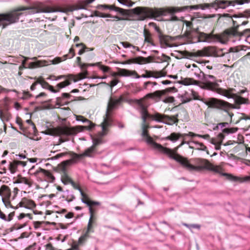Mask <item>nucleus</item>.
Returning a JSON list of instances; mask_svg holds the SVG:
<instances>
[{
  "label": "nucleus",
  "mask_w": 250,
  "mask_h": 250,
  "mask_svg": "<svg viewBox=\"0 0 250 250\" xmlns=\"http://www.w3.org/2000/svg\"><path fill=\"white\" fill-rule=\"evenodd\" d=\"M29 9L32 10V11L29 13L30 14L37 13H49L57 12L64 13L65 12L64 10H55L52 8L49 7L41 8L39 10H37L31 7H21L6 14H0V27L1 26L2 28H4L8 25L18 22L20 16L22 15V13L20 12Z\"/></svg>",
  "instance_id": "1"
},
{
  "label": "nucleus",
  "mask_w": 250,
  "mask_h": 250,
  "mask_svg": "<svg viewBox=\"0 0 250 250\" xmlns=\"http://www.w3.org/2000/svg\"><path fill=\"white\" fill-rule=\"evenodd\" d=\"M221 81L216 80V78L212 75L206 74L205 75L204 82L203 83V88L217 92V93L226 97L227 98H233L238 103H245L244 100L238 96L228 93L227 90L218 88V82Z\"/></svg>",
  "instance_id": "2"
},
{
  "label": "nucleus",
  "mask_w": 250,
  "mask_h": 250,
  "mask_svg": "<svg viewBox=\"0 0 250 250\" xmlns=\"http://www.w3.org/2000/svg\"><path fill=\"white\" fill-rule=\"evenodd\" d=\"M205 104L208 106V107L221 109L222 110V113L225 117L223 120L231 122L232 117L233 114V113H229L227 109L230 107L233 108H236L232 106L231 104L227 102L213 98L209 99L208 101L205 102Z\"/></svg>",
  "instance_id": "3"
},
{
  "label": "nucleus",
  "mask_w": 250,
  "mask_h": 250,
  "mask_svg": "<svg viewBox=\"0 0 250 250\" xmlns=\"http://www.w3.org/2000/svg\"><path fill=\"white\" fill-rule=\"evenodd\" d=\"M117 75L121 77H131L134 76L135 78L139 79L141 77L144 78H153L158 79L165 76V74L162 72H152L150 71H146V74H143L141 76H139L136 71L129 70L124 68H118Z\"/></svg>",
  "instance_id": "4"
},
{
  "label": "nucleus",
  "mask_w": 250,
  "mask_h": 250,
  "mask_svg": "<svg viewBox=\"0 0 250 250\" xmlns=\"http://www.w3.org/2000/svg\"><path fill=\"white\" fill-rule=\"evenodd\" d=\"M173 158L176 162L179 163L190 172L199 171L203 169H208L216 172H219L218 167H217L214 166L208 160L206 159L202 160V166H194L190 164L188 162H185L181 159H178L177 158L174 157Z\"/></svg>",
  "instance_id": "5"
},
{
  "label": "nucleus",
  "mask_w": 250,
  "mask_h": 250,
  "mask_svg": "<svg viewBox=\"0 0 250 250\" xmlns=\"http://www.w3.org/2000/svg\"><path fill=\"white\" fill-rule=\"evenodd\" d=\"M122 99L121 98L119 99L112 100L108 102L105 113V117H104L103 122L101 124L100 126L102 127V131L100 133L101 136L106 135V132L108 131L107 128L111 125V119L109 117V112L113 110L115 106L121 103Z\"/></svg>",
  "instance_id": "6"
},
{
  "label": "nucleus",
  "mask_w": 250,
  "mask_h": 250,
  "mask_svg": "<svg viewBox=\"0 0 250 250\" xmlns=\"http://www.w3.org/2000/svg\"><path fill=\"white\" fill-rule=\"evenodd\" d=\"M198 34V42L214 43L219 42L222 44H226L227 41L225 39L223 35H214L212 33L206 34L204 32H198V28L193 29Z\"/></svg>",
  "instance_id": "7"
},
{
  "label": "nucleus",
  "mask_w": 250,
  "mask_h": 250,
  "mask_svg": "<svg viewBox=\"0 0 250 250\" xmlns=\"http://www.w3.org/2000/svg\"><path fill=\"white\" fill-rule=\"evenodd\" d=\"M250 2V0H234L232 1H228L225 0H216L210 4H205L206 8H209V6L217 10L218 8L225 9L227 6H231L235 7L242 5L244 3Z\"/></svg>",
  "instance_id": "8"
},
{
  "label": "nucleus",
  "mask_w": 250,
  "mask_h": 250,
  "mask_svg": "<svg viewBox=\"0 0 250 250\" xmlns=\"http://www.w3.org/2000/svg\"><path fill=\"white\" fill-rule=\"evenodd\" d=\"M95 152V149L94 146H90L85 150L83 153L82 154H77L74 152L71 153L72 158L66 161H63V164L66 165L67 164H75L79 160L83 157H92Z\"/></svg>",
  "instance_id": "9"
},
{
  "label": "nucleus",
  "mask_w": 250,
  "mask_h": 250,
  "mask_svg": "<svg viewBox=\"0 0 250 250\" xmlns=\"http://www.w3.org/2000/svg\"><path fill=\"white\" fill-rule=\"evenodd\" d=\"M234 17L236 19V20L234 21L233 20V24L234 27L226 30L224 32L223 35L224 38L229 37L231 36L234 37L239 36V32L237 31L236 28L240 25H246L248 22L246 21H243L242 17L236 16Z\"/></svg>",
  "instance_id": "10"
},
{
  "label": "nucleus",
  "mask_w": 250,
  "mask_h": 250,
  "mask_svg": "<svg viewBox=\"0 0 250 250\" xmlns=\"http://www.w3.org/2000/svg\"><path fill=\"white\" fill-rule=\"evenodd\" d=\"M141 135L142 137H146L145 141L146 144L152 146L153 148L157 149L164 154H170V150L156 143L153 138L148 135L146 130H142Z\"/></svg>",
  "instance_id": "11"
},
{
  "label": "nucleus",
  "mask_w": 250,
  "mask_h": 250,
  "mask_svg": "<svg viewBox=\"0 0 250 250\" xmlns=\"http://www.w3.org/2000/svg\"><path fill=\"white\" fill-rule=\"evenodd\" d=\"M133 13L140 16V20L143 21L153 16L152 11L147 7H137L132 10Z\"/></svg>",
  "instance_id": "12"
},
{
  "label": "nucleus",
  "mask_w": 250,
  "mask_h": 250,
  "mask_svg": "<svg viewBox=\"0 0 250 250\" xmlns=\"http://www.w3.org/2000/svg\"><path fill=\"white\" fill-rule=\"evenodd\" d=\"M76 120L78 122H81L83 123H86L88 124L87 126H76L74 128L76 129V132L82 131L84 129L91 130L95 126V125L93 123H92L90 120L84 118L82 116H76Z\"/></svg>",
  "instance_id": "13"
},
{
  "label": "nucleus",
  "mask_w": 250,
  "mask_h": 250,
  "mask_svg": "<svg viewBox=\"0 0 250 250\" xmlns=\"http://www.w3.org/2000/svg\"><path fill=\"white\" fill-rule=\"evenodd\" d=\"M94 223V220H89L88 226L86 231L84 234L81 236L78 240V243L80 245H82L88 237V234L94 231L93 229V225Z\"/></svg>",
  "instance_id": "14"
},
{
  "label": "nucleus",
  "mask_w": 250,
  "mask_h": 250,
  "mask_svg": "<svg viewBox=\"0 0 250 250\" xmlns=\"http://www.w3.org/2000/svg\"><path fill=\"white\" fill-rule=\"evenodd\" d=\"M58 133L60 135H71L76 134L77 132L74 127H69L66 126L60 127L58 129Z\"/></svg>",
  "instance_id": "15"
},
{
  "label": "nucleus",
  "mask_w": 250,
  "mask_h": 250,
  "mask_svg": "<svg viewBox=\"0 0 250 250\" xmlns=\"http://www.w3.org/2000/svg\"><path fill=\"white\" fill-rule=\"evenodd\" d=\"M87 74V71L86 70H84L83 73H79L77 76L73 75H67L66 78V79L65 80H68L70 83L71 81L76 83L80 80L85 79Z\"/></svg>",
  "instance_id": "16"
},
{
  "label": "nucleus",
  "mask_w": 250,
  "mask_h": 250,
  "mask_svg": "<svg viewBox=\"0 0 250 250\" xmlns=\"http://www.w3.org/2000/svg\"><path fill=\"white\" fill-rule=\"evenodd\" d=\"M82 203L86 204L89 207V211L90 213V216L89 219H93L94 217H95L96 216L95 215L94 210L91 207L93 205H99L100 203L97 201H93L91 200L84 201L83 200H82Z\"/></svg>",
  "instance_id": "17"
},
{
  "label": "nucleus",
  "mask_w": 250,
  "mask_h": 250,
  "mask_svg": "<svg viewBox=\"0 0 250 250\" xmlns=\"http://www.w3.org/2000/svg\"><path fill=\"white\" fill-rule=\"evenodd\" d=\"M158 38L161 44H164L166 47H172V46L168 43V42L173 40V38L168 35H164L163 33H160L158 35Z\"/></svg>",
  "instance_id": "18"
},
{
  "label": "nucleus",
  "mask_w": 250,
  "mask_h": 250,
  "mask_svg": "<svg viewBox=\"0 0 250 250\" xmlns=\"http://www.w3.org/2000/svg\"><path fill=\"white\" fill-rule=\"evenodd\" d=\"M63 161L62 162L59 166L58 168L59 170L62 172L63 174V178L62 179V182L64 185H66L69 183V181L66 179V176H68L66 172V167L67 166L72 165V164H67L66 165L63 164Z\"/></svg>",
  "instance_id": "19"
},
{
  "label": "nucleus",
  "mask_w": 250,
  "mask_h": 250,
  "mask_svg": "<svg viewBox=\"0 0 250 250\" xmlns=\"http://www.w3.org/2000/svg\"><path fill=\"white\" fill-rule=\"evenodd\" d=\"M180 147L178 146L177 147L174 148L173 149H171L170 148H167L168 149L170 150V151L169 152L170 154H166V155H168V157L172 159H174L175 160L174 158H176L178 159H182V160L185 161V162H188L187 158H184L182 156L180 155L179 154L177 153V151L178 149V148Z\"/></svg>",
  "instance_id": "20"
},
{
  "label": "nucleus",
  "mask_w": 250,
  "mask_h": 250,
  "mask_svg": "<svg viewBox=\"0 0 250 250\" xmlns=\"http://www.w3.org/2000/svg\"><path fill=\"white\" fill-rule=\"evenodd\" d=\"M143 101V98L140 99H135L133 100L134 104H136L138 106L137 109L139 112L147 109V107L144 104Z\"/></svg>",
  "instance_id": "21"
},
{
  "label": "nucleus",
  "mask_w": 250,
  "mask_h": 250,
  "mask_svg": "<svg viewBox=\"0 0 250 250\" xmlns=\"http://www.w3.org/2000/svg\"><path fill=\"white\" fill-rule=\"evenodd\" d=\"M179 83H181L186 86L190 85H198L199 83V82L191 78H185L181 80L179 82Z\"/></svg>",
  "instance_id": "22"
},
{
  "label": "nucleus",
  "mask_w": 250,
  "mask_h": 250,
  "mask_svg": "<svg viewBox=\"0 0 250 250\" xmlns=\"http://www.w3.org/2000/svg\"><path fill=\"white\" fill-rule=\"evenodd\" d=\"M95 0H83L80 1V5H78L77 7L73 9V10H78L81 9H86L85 6L88 4L91 3ZM72 11L73 10H71Z\"/></svg>",
  "instance_id": "23"
},
{
  "label": "nucleus",
  "mask_w": 250,
  "mask_h": 250,
  "mask_svg": "<svg viewBox=\"0 0 250 250\" xmlns=\"http://www.w3.org/2000/svg\"><path fill=\"white\" fill-rule=\"evenodd\" d=\"M166 117V115L162 114L159 113H156L154 114L151 115V118L152 120L155 121L157 122L162 123L164 124L165 121L164 119Z\"/></svg>",
  "instance_id": "24"
},
{
  "label": "nucleus",
  "mask_w": 250,
  "mask_h": 250,
  "mask_svg": "<svg viewBox=\"0 0 250 250\" xmlns=\"http://www.w3.org/2000/svg\"><path fill=\"white\" fill-rule=\"evenodd\" d=\"M178 116V114H177L176 116L173 117H169L167 115H166V117L165 119L167 120V122H165L164 124L171 125L175 124H177L178 122V120L177 118Z\"/></svg>",
  "instance_id": "25"
},
{
  "label": "nucleus",
  "mask_w": 250,
  "mask_h": 250,
  "mask_svg": "<svg viewBox=\"0 0 250 250\" xmlns=\"http://www.w3.org/2000/svg\"><path fill=\"white\" fill-rule=\"evenodd\" d=\"M231 90H232V89H231V90H230L229 91H228V90H227V92H228V93H229V94L236 95L238 96V97H240L242 98L243 99H244V102H245V103H242V104H241V103H236V102H235V100H234L233 98H232V99H233V100H234V103H235L236 104L240 105V104H248V99L243 98V97H242L240 96V95H241V94H243V93H244L246 91V90H245V89L241 90H240L239 92H238L237 93H232L230 91H231Z\"/></svg>",
  "instance_id": "26"
},
{
  "label": "nucleus",
  "mask_w": 250,
  "mask_h": 250,
  "mask_svg": "<svg viewBox=\"0 0 250 250\" xmlns=\"http://www.w3.org/2000/svg\"><path fill=\"white\" fill-rule=\"evenodd\" d=\"M148 62L147 58L139 56L133 59L132 62L139 64H143L146 63Z\"/></svg>",
  "instance_id": "27"
},
{
  "label": "nucleus",
  "mask_w": 250,
  "mask_h": 250,
  "mask_svg": "<svg viewBox=\"0 0 250 250\" xmlns=\"http://www.w3.org/2000/svg\"><path fill=\"white\" fill-rule=\"evenodd\" d=\"M65 211V210H63L62 213L56 212V213H55V214L57 213V214H59L60 216L56 215V218L64 217V218H65V219H71L73 217V213H72L69 212L67 213H64Z\"/></svg>",
  "instance_id": "28"
},
{
  "label": "nucleus",
  "mask_w": 250,
  "mask_h": 250,
  "mask_svg": "<svg viewBox=\"0 0 250 250\" xmlns=\"http://www.w3.org/2000/svg\"><path fill=\"white\" fill-rule=\"evenodd\" d=\"M180 137H183L182 134L176 133H172L167 139L171 141L175 142L177 141Z\"/></svg>",
  "instance_id": "29"
},
{
  "label": "nucleus",
  "mask_w": 250,
  "mask_h": 250,
  "mask_svg": "<svg viewBox=\"0 0 250 250\" xmlns=\"http://www.w3.org/2000/svg\"><path fill=\"white\" fill-rule=\"evenodd\" d=\"M194 75L197 78L202 81L203 83L204 82L205 74L199 69H198L197 71L194 72Z\"/></svg>",
  "instance_id": "30"
},
{
  "label": "nucleus",
  "mask_w": 250,
  "mask_h": 250,
  "mask_svg": "<svg viewBox=\"0 0 250 250\" xmlns=\"http://www.w3.org/2000/svg\"><path fill=\"white\" fill-rule=\"evenodd\" d=\"M140 113L141 114V118L143 120L142 123H146L147 118L148 117H151V116L148 113L147 109L144 111H141Z\"/></svg>",
  "instance_id": "31"
},
{
  "label": "nucleus",
  "mask_w": 250,
  "mask_h": 250,
  "mask_svg": "<svg viewBox=\"0 0 250 250\" xmlns=\"http://www.w3.org/2000/svg\"><path fill=\"white\" fill-rule=\"evenodd\" d=\"M117 1L120 4L129 7L132 6L135 3L131 1V0H117Z\"/></svg>",
  "instance_id": "32"
},
{
  "label": "nucleus",
  "mask_w": 250,
  "mask_h": 250,
  "mask_svg": "<svg viewBox=\"0 0 250 250\" xmlns=\"http://www.w3.org/2000/svg\"><path fill=\"white\" fill-rule=\"evenodd\" d=\"M222 175L226 176L228 180L231 181H237L239 179L238 177L234 176L229 173H223Z\"/></svg>",
  "instance_id": "33"
},
{
  "label": "nucleus",
  "mask_w": 250,
  "mask_h": 250,
  "mask_svg": "<svg viewBox=\"0 0 250 250\" xmlns=\"http://www.w3.org/2000/svg\"><path fill=\"white\" fill-rule=\"evenodd\" d=\"M41 170L42 172V173L46 176L49 178L51 179L52 180V182H53L55 178V177L52 175L51 172H50L49 170L41 169Z\"/></svg>",
  "instance_id": "34"
},
{
  "label": "nucleus",
  "mask_w": 250,
  "mask_h": 250,
  "mask_svg": "<svg viewBox=\"0 0 250 250\" xmlns=\"http://www.w3.org/2000/svg\"><path fill=\"white\" fill-rule=\"evenodd\" d=\"M193 143L196 145L197 150L205 151L207 149V147L202 143L193 142Z\"/></svg>",
  "instance_id": "35"
},
{
  "label": "nucleus",
  "mask_w": 250,
  "mask_h": 250,
  "mask_svg": "<svg viewBox=\"0 0 250 250\" xmlns=\"http://www.w3.org/2000/svg\"><path fill=\"white\" fill-rule=\"evenodd\" d=\"M70 84V82L68 80H65L63 82L58 83L56 86L59 88H63Z\"/></svg>",
  "instance_id": "36"
},
{
  "label": "nucleus",
  "mask_w": 250,
  "mask_h": 250,
  "mask_svg": "<svg viewBox=\"0 0 250 250\" xmlns=\"http://www.w3.org/2000/svg\"><path fill=\"white\" fill-rule=\"evenodd\" d=\"M14 183L15 184L24 183L25 185L30 186V185L28 180L25 177H21V178L18 179Z\"/></svg>",
  "instance_id": "37"
},
{
  "label": "nucleus",
  "mask_w": 250,
  "mask_h": 250,
  "mask_svg": "<svg viewBox=\"0 0 250 250\" xmlns=\"http://www.w3.org/2000/svg\"><path fill=\"white\" fill-rule=\"evenodd\" d=\"M0 190L5 192V195L9 197L11 194L10 190L9 187L5 185H3L1 187Z\"/></svg>",
  "instance_id": "38"
},
{
  "label": "nucleus",
  "mask_w": 250,
  "mask_h": 250,
  "mask_svg": "<svg viewBox=\"0 0 250 250\" xmlns=\"http://www.w3.org/2000/svg\"><path fill=\"white\" fill-rule=\"evenodd\" d=\"M188 8V7H184L183 8H182V9H180L179 8H174V7L170 8L168 10V12L172 14H174L177 12L184 11V10L187 9Z\"/></svg>",
  "instance_id": "39"
},
{
  "label": "nucleus",
  "mask_w": 250,
  "mask_h": 250,
  "mask_svg": "<svg viewBox=\"0 0 250 250\" xmlns=\"http://www.w3.org/2000/svg\"><path fill=\"white\" fill-rule=\"evenodd\" d=\"M66 179L68 181H69V183L72 185L74 188L77 189L79 191L80 190H82V189L78 186L76 185L74 181L69 177L66 176Z\"/></svg>",
  "instance_id": "40"
},
{
  "label": "nucleus",
  "mask_w": 250,
  "mask_h": 250,
  "mask_svg": "<svg viewBox=\"0 0 250 250\" xmlns=\"http://www.w3.org/2000/svg\"><path fill=\"white\" fill-rule=\"evenodd\" d=\"M41 65L40 62H30L28 64V66L27 68L30 69H33L36 67H38Z\"/></svg>",
  "instance_id": "41"
},
{
  "label": "nucleus",
  "mask_w": 250,
  "mask_h": 250,
  "mask_svg": "<svg viewBox=\"0 0 250 250\" xmlns=\"http://www.w3.org/2000/svg\"><path fill=\"white\" fill-rule=\"evenodd\" d=\"M102 143V140L101 138H95L93 139V145L91 146H94L95 149L96 146L101 144Z\"/></svg>",
  "instance_id": "42"
},
{
  "label": "nucleus",
  "mask_w": 250,
  "mask_h": 250,
  "mask_svg": "<svg viewBox=\"0 0 250 250\" xmlns=\"http://www.w3.org/2000/svg\"><path fill=\"white\" fill-rule=\"evenodd\" d=\"M38 83H39L41 85L42 87L44 89H47L50 85L48 83L43 80L39 81Z\"/></svg>",
  "instance_id": "43"
},
{
  "label": "nucleus",
  "mask_w": 250,
  "mask_h": 250,
  "mask_svg": "<svg viewBox=\"0 0 250 250\" xmlns=\"http://www.w3.org/2000/svg\"><path fill=\"white\" fill-rule=\"evenodd\" d=\"M74 55L75 53L74 49L73 48H70L69 49V54L65 55V56H64V57H65V59H66V58L71 59L74 56Z\"/></svg>",
  "instance_id": "44"
},
{
  "label": "nucleus",
  "mask_w": 250,
  "mask_h": 250,
  "mask_svg": "<svg viewBox=\"0 0 250 250\" xmlns=\"http://www.w3.org/2000/svg\"><path fill=\"white\" fill-rule=\"evenodd\" d=\"M153 93V97L160 98L161 96L164 94V92L160 90H157L154 92Z\"/></svg>",
  "instance_id": "45"
},
{
  "label": "nucleus",
  "mask_w": 250,
  "mask_h": 250,
  "mask_svg": "<svg viewBox=\"0 0 250 250\" xmlns=\"http://www.w3.org/2000/svg\"><path fill=\"white\" fill-rule=\"evenodd\" d=\"M184 225L187 226V227H188L190 229H199L200 228V226L199 225H197V224L188 225V224H185Z\"/></svg>",
  "instance_id": "46"
},
{
  "label": "nucleus",
  "mask_w": 250,
  "mask_h": 250,
  "mask_svg": "<svg viewBox=\"0 0 250 250\" xmlns=\"http://www.w3.org/2000/svg\"><path fill=\"white\" fill-rule=\"evenodd\" d=\"M79 192L81 194V195L82 196V198L81 199L82 202V200H83L84 201H89L90 200L89 199L87 195L86 194H85L84 193H83V191H82V190L79 189Z\"/></svg>",
  "instance_id": "47"
},
{
  "label": "nucleus",
  "mask_w": 250,
  "mask_h": 250,
  "mask_svg": "<svg viewBox=\"0 0 250 250\" xmlns=\"http://www.w3.org/2000/svg\"><path fill=\"white\" fill-rule=\"evenodd\" d=\"M67 153H59L58 154H57L56 155H55V156L52 157L51 158V160H57L62 156H64V155H65Z\"/></svg>",
  "instance_id": "48"
},
{
  "label": "nucleus",
  "mask_w": 250,
  "mask_h": 250,
  "mask_svg": "<svg viewBox=\"0 0 250 250\" xmlns=\"http://www.w3.org/2000/svg\"><path fill=\"white\" fill-rule=\"evenodd\" d=\"M144 41L145 42L150 43L151 45L154 46H155L154 43L152 42H151L150 38L149 37H148L147 36H146V34H145Z\"/></svg>",
  "instance_id": "49"
},
{
  "label": "nucleus",
  "mask_w": 250,
  "mask_h": 250,
  "mask_svg": "<svg viewBox=\"0 0 250 250\" xmlns=\"http://www.w3.org/2000/svg\"><path fill=\"white\" fill-rule=\"evenodd\" d=\"M99 63H90V64H85V63H83V64H82L81 65V68L82 69H84L86 66H95V65H99Z\"/></svg>",
  "instance_id": "50"
},
{
  "label": "nucleus",
  "mask_w": 250,
  "mask_h": 250,
  "mask_svg": "<svg viewBox=\"0 0 250 250\" xmlns=\"http://www.w3.org/2000/svg\"><path fill=\"white\" fill-rule=\"evenodd\" d=\"M115 8V11L123 15L125 14V10L123 9L117 7H116V8Z\"/></svg>",
  "instance_id": "51"
},
{
  "label": "nucleus",
  "mask_w": 250,
  "mask_h": 250,
  "mask_svg": "<svg viewBox=\"0 0 250 250\" xmlns=\"http://www.w3.org/2000/svg\"><path fill=\"white\" fill-rule=\"evenodd\" d=\"M100 6L103 7L104 8L109 9H110L111 10H113V11H114L115 9V8H116V6L114 5L108 6V5H101Z\"/></svg>",
  "instance_id": "52"
},
{
  "label": "nucleus",
  "mask_w": 250,
  "mask_h": 250,
  "mask_svg": "<svg viewBox=\"0 0 250 250\" xmlns=\"http://www.w3.org/2000/svg\"><path fill=\"white\" fill-rule=\"evenodd\" d=\"M120 43L125 48L131 47V46H132V44L128 42H121Z\"/></svg>",
  "instance_id": "53"
},
{
  "label": "nucleus",
  "mask_w": 250,
  "mask_h": 250,
  "mask_svg": "<svg viewBox=\"0 0 250 250\" xmlns=\"http://www.w3.org/2000/svg\"><path fill=\"white\" fill-rule=\"evenodd\" d=\"M118 82H119L117 79H114L112 80L110 82V87L112 88V87L116 86L118 84Z\"/></svg>",
  "instance_id": "54"
},
{
  "label": "nucleus",
  "mask_w": 250,
  "mask_h": 250,
  "mask_svg": "<svg viewBox=\"0 0 250 250\" xmlns=\"http://www.w3.org/2000/svg\"><path fill=\"white\" fill-rule=\"evenodd\" d=\"M16 167V165H14V164L11 163L9 165V169L12 173H14L15 172V168Z\"/></svg>",
  "instance_id": "55"
},
{
  "label": "nucleus",
  "mask_w": 250,
  "mask_h": 250,
  "mask_svg": "<svg viewBox=\"0 0 250 250\" xmlns=\"http://www.w3.org/2000/svg\"><path fill=\"white\" fill-rule=\"evenodd\" d=\"M213 48H211L210 47H205L204 48V50L207 53V54L206 55L208 56H209L211 55V54H210V51L212 50Z\"/></svg>",
  "instance_id": "56"
},
{
  "label": "nucleus",
  "mask_w": 250,
  "mask_h": 250,
  "mask_svg": "<svg viewBox=\"0 0 250 250\" xmlns=\"http://www.w3.org/2000/svg\"><path fill=\"white\" fill-rule=\"evenodd\" d=\"M100 69L104 72H107L108 71L109 69V67L108 66H104V65H101Z\"/></svg>",
  "instance_id": "57"
},
{
  "label": "nucleus",
  "mask_w": 250,
  "mask_h": 250,
  "mask_svg": "<svg viewBox=\"0 0 250 250\" xmlns=\"http://www.w3.org/2000/svg\"><path fill=\"white\" fill-rule=\"evenodd\" d=\"M197 135L198 134H195L193 132H189L188 133V134H182V135L184 136H190V137H195V136H197Z\"/></svg>",
  "instance_id": "58"
},
{
  "label": "nucleus",
  "mask_w": 250,
  "mask_h": 250,
  "mask_svg": "<svg viewBox=\"0 0 250 250\" xmlns=\"http://www.w3.org/2000/svg\"><path fill=\"white\" fill-rule=\"evenodd\" d=\"M197 137L202 138H203V139H206V140L208 139L210 137L209 135L208 134H205V135L198 134V135H197Z\"/></svg>",
  "instance_id": "59"
},
{
  "label": "nucleus",
  "mask_w": 250,
  "mask_h": 250,
  "mask_svg": "<svg viewBox=\"0 0 250 250\" xmlns=\"http://www.w3.org/2000/svg\"><path fill=\"white\" fill-rule=\"evenodd\" d=\"M141 128L142 130H146L148 128V125L146 124V123H142L141 124Z\"/></svg>",
  "instance_id": "60"
},
{
  "label": "nucleus",
  "mask_w": 250,
  "mask_h": 250,
  "mask_svg": "<svg viewBox=\"0 0 250 250\" xmlns=\"http://www.w3.org/2000/svg\"><path fill=\"white\" fill-rule=\"evenodd\" d=\"M88 48H86L85 46H83L82 49H81L79 52H78V55H81L82 54H83L85 51L86 49H87Z\"/></svg>",
  "instance_id": "61"
},
{
  "label": "nucleus",
  "mask_w": 250,
  "mask_h": 250,
  "mask_svg": "<svg viewBox=\"0 0 250 250\" xmlns=\"http://www.w3.org/2000/svg\"><path fill=\"white\" fill-rule=\"evenodd\" d=\"M24 58V60H22V61H21V64H24V65H25L26 61V60H27L28 59V58H26V57H24L23 56L20 55V56L18 58V59H20V58Z\"/></svg>",
  "instance_id": "62"
},
{
  "label": "nucleus",
  "mask_w": 250,
  "mask_h": 250,
  "mask_svg": "<svg viewBox=\"0 0 250 250\" xmlns=\"http://www.w3.org/2000/svg\"><path fill=\"white\" fill-rule=\"evenodd\" d=\"M49 91H50L52 93H56L58 92H59V90H55L54 89V87L52 85H49V87L48 88V89Z\"/></svg>",
  "instance_id": "63"
},
{
  "label": "nucleus",
  "mask_w": 250,
  "mask_h": 250,
  "mask_svg": "<svg viewBox=\"0 0 250 250\" xmlns=\"http://www.w3.org/2000/svg\"><path fill=\"white\" fill-rule=\"evenodd\" d=\"M245 16L247 18H250V10H247L245 11Z\"/></svg>",
  "instance_id": "64"
}]
</instances>
